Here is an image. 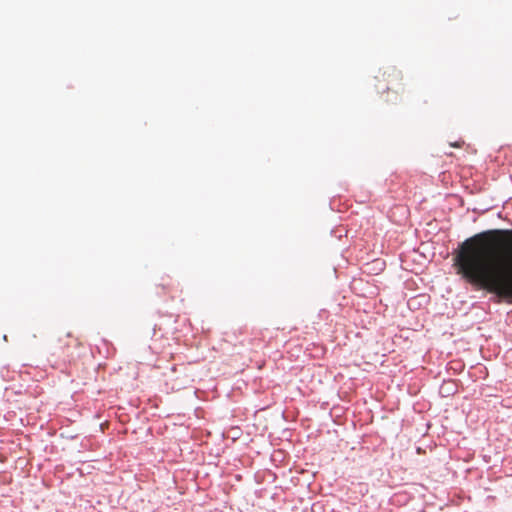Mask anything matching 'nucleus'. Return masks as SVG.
Masks as SVG:
<instances>
[{"label":"nucleus","instance_id":"f257e3e1","mask_svg":"<svg viewBox=\"0 0 512 512\" xmlns=\"http://www.w3.org/2000/svg\"><path fill=\"white\" fill-rule=\"evenodd\" d=\"M457 273L512 304V229H492L467 238L454 254Z\"/></svg>","mask_w":512,"mask_h":512},{"label":"nucleus","instance_id":"f03ea898","mask_svg":"<svg viewBox=\"0 0 512 512\" xmlns=\"http://www.w3.org/2000/svg\"><path fill=\"white\" fill-rule=\"evenodd\" d=\"M82 343L79 338L66 334L64 338L59 339V344L55 347L53 355L58 356L64 362L74 361L80 356Z\"/></svg>","mask_w":512,"mask_h":512},{"label":"nucleus","instance_id":"7ed1b4c3","mask_svg":"<svg viewBox=\"0 0 512 512\" xmlns=\"http://www.w3.org/2000/svg\"><path fill=\"white\" fill-rule=\"evenodd\" d=\"M402 73L394 67L384 70L378 77L376 88L382 91H393L396 94L403 91Z\"/></svg>","mask_w":512,"mask_h":512},{"label":"nucleus","instance_id":"20e7f679","mask_svg":"<svg viewBox=\"0 0 512 512\" xmlns=\"http://www.w3.org/2000/svg\"><path fill=\"white\" fill-rule=\"evenodd\" d=\"M462 143H463V142H455V143H453V144H451V145H452L453 147H457V148H459V147H461V144H462Z\"/></svg>","mask_w":512,"mask_h":512}]
</instances>
